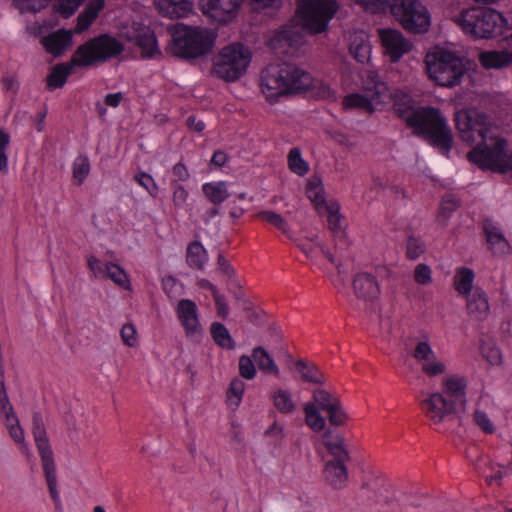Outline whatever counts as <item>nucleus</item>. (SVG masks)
I'll return each mask as SVG.
<instances>
[{
    "mask_svg": "<svg viewBox=\"0 0 512 512\" xmlns=\"http://www.w3.org/2000/svg\"><path fill=\"white\" fill-rule=\"evenodd\" d=\"M208 262V254L199 241L188 244L186 249V263L192 269L203 270Z\"/></svg>",
    "mask_w": 512,
    "mask_h": 512,
    "instance_id": "c756f323",
    "label": "nucleus"
},
{
    "mask_svg": "<svg viewBox=\"0 0 512 512\" xmlns=\"http://www.w3.org/2000/svg\"><path fill=\"white\" fill-rule=\"evenodd\" d=\"M474 272L469 268H462L454 277L455 289L460 294H469L472 290Z\"/></svg>",
    "mask_w": 512,
    "mask_h": 512,
    "instance_id": "ea45409f",
    "label": "nucleus"
},
{
    "mask_svg": "<svg viewBox=\"0 0 512 512\" xmlns=\"http://www.w3.org/2000/svg\"><path fill=\"white\" fill-rule=\"evenodd\" d=\"M425 64L429 78L442 87L459 85L467 72L463 58L443 48L427 53Z\"/></svg>",
    "mask_w": 512,
    "mask_h": 512,
    "instance_id": "423d86ee",
    "label": "nucleus"
},
{
    "mask_svg": "<svg viewBox=\"0 0 512 512\" xmlns=\"http://www.w3.org/2000/svg\"><path fill=\"white\" fill-rule=\"evenodd\" d=\"M0 413L4 415L6 426L9 434L16 443L24 444V432L19 425V420L14 413L13 406L11 405L6 391L0 394ZM22 449L27 450L25 445Z\"/></svg>",
    "mask_w": 512,
    "mask_h": 512,
    "instance_id": "aec40b11",
    "label": "nucleus"
},
{
    "mask_svg": "<svg viewBox=\"0 0 512 512\" xmlns=\"http://www.w3.org/2000/svg\"><path fill=\"white\" fill-rule=\"evenodd\" d=\"M473 420L475 424L485 433L492 434L495 431V427L488 417V415L479 409H476L473 413Z\"/></svg>",
    "mask_w": 512,
    "mask_h": 512,
    "instance_id": "4d7b16f0",
    "label": "nucleus"
},
{
    "mask_svg": "<svg viewBox=\"0 0 512 512\" xmlns=\"http://www.w3.org/2000/svg\"><path fill=\"white\" fill-rule=\"evenodd\" d=\"M239 374L246 380H252L256 376V367L252 356L242 355L239 357Z\"/></svg>",
    "mask_w": 512,
    "mask_h": 512,
    "instance_id": "603ef678",
    "label": "nucleus"
},
{
    "mask_svg": "<svg viewBox=\"0 0 512 512\" xmlns=\"http://www.w3.org/2000/svg\"><path fill=\"white\" fill-rule=\"evenodd\" d=\"M312 399L313 400L310 403H315V407H319L325 412L340 401L337 396L331 394L325 389H315L313 391Z\"/></svg>",
    "mask_w": 512,
    "mask_h": 512,
    "instance_id": "c03bdc74",
    "label": "nucleus"
},
{
    "mask_svg": "<svg viewBox=\"0 0 512 512\" xmlns=\"http://www.w3.org/2000/svg\"><path fill=\"white\" fill-rule=\"evenodd\" d=\"M418 363L421 365V371L427 377H436L446 372V365L443 361L439 360L434 354L427 360H419Z\"/></svg>",
    "mask_w": 512,
    "mask_h": 512,
    "instance_id": "a19ab883",
    "label": "nucleus"
},
{
    "mask_svg": "<svg viewBox=\"0 0 512 512\" xmlns=\"http://www.w3.org/2000/svg\"><path fill=\"white\" fill-rule=\"evenodd\" d=\"M170 187L172 190V201L177 208H185L187 206V200L189 197L188 190L181 183L170 181Z\"/></svg>",
    "mask_w": 512,
    "mask_h": 512,
    "instance_id": "de8ad7c7",
    "label": "nucleus"
},
{
    "mask_svg": "<svg viewBox=\"0 0 512 512\" xmlns=\"http://www.w3.org/2000/svg\"><path fill=\"white\" fill-rule=\"evenodd\" d=\"M443 392H436L421 402L422 410L434 423H441L451 415L466 410L467 380L453 375L443 380Z\"/></svg>",
    "mask_w": 512,
    "mask_h": 512,
    "instance_id": "20e7f679",
    "label": "nucleus"
},
{
    "mask_svg": "<svg viewBox=\"0 0 512 512\" xmlns=\"http://www.w3.org/2000/svg\"><path fill=\"white\" fill-rule=\"evenodd\" d=\"M134 180L143 187L150 196L155 198L158 194V185L156 184L154 178L146 173V172H139L135 174Z\"/></svg>",
    "mask_w": 512,
    "mask_h": 512,
    "instance_id": "8fccbe9b",
    "label": "nucleus"
},
{
    "mask_svg": "<svg viewBox=\"0 0 512 512\" xmlns=\"http://www.w3.org/2000/svg\"><path fill=\"white\" fill-rule=\"evenodd\" d=\"M392 15L406 31L414 34L428 31L431 24L429 11L419 0H394Z\"/></svg>",
    "mask_w": 512,
    "mask_h": 512,
    "instance_id": "ddd939ff",
    "label": "nucleus"
},
{
    "mask_svg": "<svg viewBox=\"0 0 512 512\" xmlns=\"http://www.w3.org/2000/svg\"><path fill=\"white\" fill-rule=\"evenodd\" d=\"M84 0H56L55 8L64 18L72 16Z\"/></svg>",
    "mask_w": 512,
    "mask_h": 512,
    "instance_id": "5fc2aeb1",
    "label": "nucleus"
},
{
    "mask_svg": "<svg viewBox=\"0 0 512 512\" xmlns=\"http://www.w3.org/2000/svg\"><path fill=\"white\" fill-rule=\"evenodd\" d=\"M281 231L297 245V241L315 242L318 239L316 231L309 226H280Z\"/></svg>",
    "mask_w": 512,
    "mask_h": 512,
    "instance_id": "2f4dec72",
    "label": "nucleus"
},
{
    "mask_svg": "<svg viewBox=\"0 0 512 512\" xmlns=\"http://www.w3.org/2000/svg\"><path fill=\"white\" fill-rule=\"evenodd\" d=\"M76 68L72 66L71 60L67 63H59L54 65L46 78V88L49 91H54L56 89L62 88L66 82L68 77L71 75L72 70Z\"/></svg>",
    "mask_w": 512,
    "mask_h": 512,
    "instance_id": "cd10ccee",
    "label": "nucleus"
},
{
    "mask_svg": "<svg viewBox=\"0 0 512 512\" xmlns=\"http://www.w3.org/2000/svg\"><path fill=\"white\" fill-rule=\"evenodd\" d=\"M484 233L488 249L493 255L503 256L510 252L509 242L498 226H484Z\"/></svg>",
    "mask_w": 512,
    "mask_h": 512,
    "instance_id": "bb28decb",
    "label": "nucleus"
},
{
    "mask_svg": "<svg viewBox=\"0 0 512 512\" xmlns=\"http://www.w3.org/2000/svg\"><path fill=\"white\" fill-rule=\"evenodd\" d=\"M205 15L218 23L225 24L236 17L244 0H201Z\"/></svg>",
    "mask_w": 512,
    "mask_h": 512,
    "instance_id": "f3484780",
    "label": "nucleus"
},
{
    "mask_svg": "<svg viewBox=\"0 0 512 512\" xmlns=\"http://www.w3.org/2000/svg\"><path fill=\"white\" fill-rule=\"evenodd\" d=\"M90 161L87 155H78L72 163V180L77 186L84 183L90 173Z\"/></svg>",
    "mask_w": 512,
    "mask_h": 512,
    "instance_id": "e433bc0d",
    "label": "nucleus"
},
{
    "mask_svg": "<svg viewBox=\"0 0 512 512\" xmlns=\"http://www.w3.org/2000/svg\"><path fill=\"white\" fill-rule=\"evenodd\" d=\"M13 6L23 13H36L40 10V5L37 0H13Z\"/></svg>",
    "mask_w": 512,
    "mask_h": 512,
    "instance_id": "680f3d73",
    "label": "nucleus"
},
{
    "mask_svg": "<svg viewBox=\"0 0 512 512\" xmlns=\"http://www.w3.org/2000/svg\"><path fill=\"white\" fill-rule=\"evenodd\" d=\"M414 280L419 285H428L432 282V270L424 264H418L414 269Z\"/></svg>",
    "mask_w": 512,
    "mask_h": 512,
    "instance_id": "13d9d810",
    "label": "nucleus"
},
{
    "mask_svg": "<svg viewBox=\"0 0 512 512\" xmlns=\"http://www.w3.org/2000/svg\"><path fill=\"white\" fill-rule=\"evenodd\" d=\"M311 85L310 74L290 63L270 64L260 74V88L270 104L281 97L307 90Z\"/></svg>",
    "mask_w": 512,
    "mask_h": 512,
    "instance_id": "7ed1b4c3",
    "label": "nucleus"
},
{
    "mask_svg": "<svg viewBox=\"0 0 512 512\" xmlns=\"http://www.w3.org/2000/svg\"><path fill=\"white\" fill-rule=\"evenodd\" d=\"M303 409L306 424L315 432L324 430L326 422L320 414L319 408L315 407V403H306Z\"/></svg>",
    "mask_w": 512,
    "mask_h": 512,
    "instance_id": "4c0bfd02",
    "label": "nucleus"
},
{
    "mask_svg": "<svg viewBox=\"0 0 512 512\" xmlns=\"http://www.w3.org/2000/svg\"><path fill=\"white\" fill-rule=\"evenodd\" d=\"M252 358L258 368L265 374L279 376L280 371L273 357L262 346H257L252 350Z\"/></svg>",
    "mask_w": 512,
    "mask_h": 512,
    "instance_id": "7c9ffc66",
    "label": "nucleus"
},
{
    "mask_svg": "<svg viewBox=\"0 0 512 512\" xmlns=\"http://www.w3.org/2000/svg\"><path fill=\"white\" fill-rule=\"evenodd\" d=\"M323 476L332 489H344L349 481L347 463L326 462L323 468Z\"/></svg>",
    "mask_w": 512,
    "mask_h": 512,
    "instance_id": "4be33fe9",
    "label": "nucleus"
},
{
    "mask_svg": "<svg viewBox=\"0 0 512 512\" xmlns=\"http://www.w3.org/2000/svg\"><path fill=\"white\" fill-rule=\"evenodd\" d=\"M329 232L337 247L346 249L349 246L350 239L346 226H329Z\"/></svg>",
    "mask_w": 512,
    "mask_h": 512,
    "instance_id": "3c124183",
    "label": "nucleus"
},
{
    "mask_svg": "<svg viewBox=\"0 0 512 512\" xmlns=\"http://www.w3.org/2000/svg\"><path fill=\"white\" fill-rule=\"evenodd\" d=\"M251 57V52L243 44L227 45L214 56L212 75L226 82H234L245 74Z\"/></svg>",
    "mask_w": 512,
    "mask_h": 512,
    "instance_id": "6e6552de",
    "label": "nucleus"
},
{
    "mask_svg": "<svg viewBox=\"0 0 512 512\" xmlns=\"http://www.w3.org/2000/svg\"><path fill=\"white\" fill-rule=\"evenodd\" d=\"M296 368L301 374L303 381L319 385L325 383L324 374L315 364L301 359L296 362Z\"/></svg>",
    "mask_w": 512,
    "mask_h": 512,
    "instance_id": "f704fd0d",
    "label": "nucleus"
},
{
    "mask_svg": "<svg viewBox=\"0 0 512 512\" xmlns=\"http://www.w3.org/2000/svg\"><path fill=\"white\" fill-rule=\"evenodd\" d=\"M159 13L171 19L187 16L193 8L190 0H155Z\"/></svg>",
    "mask_w": 512,
    "mask_h": 512,
    "instance_id": "393cba45",
    "label": "nucleus"
},
{
    "mask_svg": "<svg viewBox=\"0 0 512 512\" xmlns=\"http://www.w3.org/2000/svg\"><path fill=\"white\" fill-rule=\"evenodd\" d=\"M124 51L123 43L116 37L103 33L80 44L70 60L76 68H89L118 57Z\"/></svg>",
    "mask_w": 512,
    "mask_h": 512,
    "instance_id": "39448f33",
    "label": "nucleus"
},
{
    "mask_svg": "<svg viewBox=\"0 0 512 512\" xmlns=\"http://www.w3.org/2000/svg\"><path fill=\"white\" fill-rule=\"evenodd\" d=\"M394 0H366L365 9L372 13H385L388 10L392 13Z\"/></svg>",
    "mask_w": 512,
    "mask_h": 512,
    "instance_id": "bf43d9fd",
    "label": "nucleus"
},
{
    "mask_svg": "<svg viewBox=\"0 0 512 512\" xmlns=\"http://www.w3.org/2000/svg\"><path fill=\"white\" fill-rule=\"evenodd\" d=\"M326 413L328 414L330 424L334 426H344L349 419L340 401L330 407Z\"/></svg>",
    "mask_w": 512,
    "mask_h": 512,
    "instance_id": "09e8293b",
    "label": "nucleus"
},
{
    "mask_svg": "<svg viewBox=\"0 0 512 512\" xmlns=\"http://www.w3.org/2000/svg\"><path fill=\"white\" fill-rule=\"evenodd\" d=\"M272 398L274 406L280 413L288 414L295 410V403L291 393L287 390L279 389L275 391Z\"/></svg>",
    "mask_w": 512,
    "mask_h": 512,
    "instance_id": "58836bf2",
    "label": "nucleus"
},
{
    "mask_svg": "<svg viewBox=\"0 0 512 512\" xmlns=\"http://www.w3.org/2000/svg\"><path fill=\"white\" fill-rule=\"evenodd\" d=\"M109 279L124 289L130 288V281L126 272L117 264L105 263V273Z\"/></svg>",
    "mask_w": 512,
    "mask_h": 512,
    "instance_id": "37998d69",
    "label": "nucleus"
},
{
    "mask_svg": "<svg viewBox=\"0 0 512 512\" xmlns=\"http://www.w3.org/2000/svg\"><path fill=\"white\" fill-rule=\"evenodd\" d=\"M172 39L175 55L184 59H196L204 56L214 45V38L207 30L183 23L175 25Z\"/></svg>",
    "mask_w": 512,
    "mask_h": 512,
    "instance_id": "0eeeda50",
    "label": "nucleus"
},
{
    "mask_svg": "<svg viewBox=\"0 0 512 512\" xmlns=\"http://www.w3.org/2000/svg\"><path fill=\"white\" fill-rule=\"evenodd\" d=\"M363 89L365 95L353 93L344 98L345 109L359 108L371 113L374 111V103H385L391 96L387 83L374 70L364 72Z\"/></svg>",
    "mask_w": 512,
    "mask_h": 512,
    "instance_id": "9d476101",
    "label": "nucleus"
},
{
    "mask_svg": "<svg viewBox=\"0 0 512 512\" xmlns=\"http://www.w3.org/2000/svg\"><path fill=\"white\" fill-rule=\"evenodd\" d=\"M468 314L476 320H485L490 312L488 297L486 293L480 289L475 288L467 299Z\"/></svg>",
    "mask_w": 512,
    "mask_h": 512,
    "instance_id": "b1692460",
    "label": "nucleus"
},
{
    "mask_svg": "<svg viewBox=\"0 0 512 512\" xmlns=\"http://www.w3.org/2000/svg\"><path fill=\"white\" fill-rule=\"evenodd\" d=\"M323 445L325 446L331 459L327 462L348 463L351 460L344 435L335 433L332 430H326L323 435Z\"/></svg>",
    "mask_w": 512,
    "mask_h": 512,
    "instance_id": "a211bd4d",
    "label": "nucleus"
},
{
    "mask_svg": "<svg viewBox=\"0 0 512 512\" xmlns=\"http://www.w3.org/2000/svg\"><path fill=\"white\" fill-rule=\"evenodd\" d=\"M395 112L413 130L415 136L428 141L445 154L450 152L452 132L439 109L431 106L414 109L411 106L395 104Z\"/></svg>",
    "mask_w": 512,
    "mask_h": 512,
    "instance_id": "f03ea898",
    "label": "nucleus"
},
{
    "mask_svg": "<svg viewBox=\"0 0 512 512\" xmlns=\"http://www.w3.org/2000/svg\"><path fill=\"white\" fill-rule=\"evenodd\" d=\"M458 207L459 200L456 198V196L452 194H446L442 197L439 214L444 219H447Z\"/></svg>",
    "mask_w": 512,
    "mask_h": 512,
    "instance_id": "6e6d98bb",
    "label": "nucleus"
},
{
    "mask_svg": "<svg viewBox=\"0 0 512 512\" xmlns=\"http://www.w3.org/2000/svg\"><path fill=\"white\" fill-rule=\"evenodd\" d=\"M204 196L214 205H220L230 197L225 181L206 182L202 185Z\"/></svg>",
    "mask_w": 512,
    "mask_h": 512,
    "instance_id": "c85d7f7f",
    "label": "nucleus"
},
{
    "mask_svg": "<svg viewBox=\"0 0 512 512\" xmlns=\"http://www.w3.org/2000/svg\"><path fill=\"white\" fill-rule=\"evenodd\" d=\"M479 62L485 69H501L512 64V50L483 51L479 56Z\"/></svg>",
    "mask_w": 512,
    "mask_h": 512,
    "instance_id": "a878e982",
    "label": "nucleus"
},
{
    "mask_svg": "<svg viewBox=\"0 0 512 512\" xmlns=\"http://www.w3.org/2000/svg\"><path fill=\"white\" fill-rule=\"evenodd\" d=\"M434 354L428 336L425 335L423 340L417 342L412 356L418 362L419 360H427L428 357L431 358Z\"/></svg>",
    "mask_w": 512,
    "mask_h": 512,
    "instance_id": "864d4df0",
    "label": "nucleus"
},
{
    "mask_svg": "<svg viewBox=\"0 0 512 512\" xmlns=\"http://www.w3.org/2000/svg\"><path fill=\"white\" fill-rule=\"evenodd\" d=\"M504 22L500 12L480 7L462 11L459 18V25L466 34L486 39L500 32Z\"/></svg>",
    "mask_w": 512,
    "mask_h": 512,
    "instance_id": "1a4fd4ad",
    "label": "nucleus"
},
{
    "mask_svg": "<svg viewBox=\"0 0 512 512\" xmlns=\"http://www.w3.org/2000/svg\"><path fill=\"white\" fill-rule=\"evenodd\" d=\"M287 165L289 170L297 176H305L310 169L309 163L302 157V152L299 147L290 149L287 155Z\"/></svg>",
    "mask_w": 512,
    "mask_h": 512,
    "instance_id": "c9c22d12",
    "label": "nucleus"
},
{
    "mask_svg": "<svg viewBox=\"0 0 512 512\" xmlns=\"http://www.w3.org/2000/svg\"><path fill=\"white\" fill-rule=\"evenodd\" d=\"M245 389V384L240 379H233L229 385L228 393L232 394L235 398V404L238 405L241 401Z\"/></svg>",
    "mask_w": 512,
    "mask_h": 512,
    "instance_id": "338daca9",
    "label": "nucleus"
},
{
    "mask_svg": "<svg viewBox=\"0 0 512 512\" xmlns=\"http://www.w3.org/2000/svg\"><path fill=\"white\" fill-rule=\"evenodd\" d=\"M121 338L125 345L134 347L137 344L136 329L132 324H125L121 329Z\"/></svg>",
    "mask_w": 512,
    "mask_h": 512,
    "instance_id": "e2e57ef3",
    "label": "nucleus"
},
{
    "mask_svg": "<svg viewBox=\"0 0 512 512\" xmlns=\"http://www.w3.org/2000/svg\"><path fill=\"white\" fill-rule=\"evenodd\" d=\"M350 53L357 62L365 63L370 59L371 45L367 39L361 38L358 41L356 38L350 45Z\"/></svg>",
    "mask_w": 512,
    "mask_h": 512,
    "instance_id": "79ce46f5",
    "label": "nucleus"
},
{
    "mask_svg": "<svg viewBox=\"0 0 512 512\" xmlns=\"http://www.w3.org/2000/svg\"><path fill=\"white\" fill-rule=\"evenodd\" d=\"M213 298L216 305L217 315L222 319H226L229 315V307L225 296L218 291L213 295Z\"/></svg>",
    "mask_w": 512,
    "mask_h": 512,
    "instance_id": "69168bd1",
    "label": "nucleus"
},
{
    "mask_svg": "<svg viewBox=\"0 0 512 512\" xmlns=\"http://www.w3.org/2000/svg\"><path fill=\"white\" fill-rule=\"evenodd\" d=\"M313 242H303L300 243L297 241L298 248L312 261L317 262L320 256V253H324V248L320 247L318 244H312Z\"/></svg>",
    "mask_w": 512,
    "mask_h": 512,
    "instance_id": "052dcab7",
    "label": "nucleus"
},
{
    "mask_svg": "<svg viewBox=\"0 0 512 512\" xmlns=\"http://www.w3.org/2000/svg\"><path fill=\"white\" fill-rule=\"evenodd\" d=\"M456 128L463 141L476 143L467 154L468 160L482 170L505 173L512 169L507 141L492 135V128L486 114L477 111L458 112Z\"/></svg>",
    "mask_w": 512,
    "mask_h": 512,
    "instance_id": "f257e3e1",
    "label": "nucleus"
},
{
    "mask_svg": "<svg viewBox=\"0 0 512 512\" xmlns=\"http://www.w3.org/2000/svg\"><path fill=\"white\" fill-rule=\"evenodd\" d=\"M354 293L359 299L374 300L380 294V286L377 279L368 272H360L353 280Z\"/></svg>",
    "mask_w": 512,
    "mask_h": 512,
    "instance_id": "412c9836",
    "label": "nucleus"
},
{
    "mask_svg": "<svg viewBox=\"0 0 512 512\" xmlns=\"http://www.w3.org/2000/svg\"><path fill=\"white\" fill-rule=\"evenodd\" d=\"M379 37L385 54L391 62H398L411 50L410 42L396 29H380Z\"/></svg>",
    "mask_w": 512,
    "mask_h": 512,
    "instance_id": "dca6fc26",
    "label": "nucleus"
},
{
    "mask_svg": "<svg viewBox=\"0 0 512 512\" xmlns=\"http://www.w3.org/2000/svg\"><path fill=\"white\" fill-rule=\"evenodd\" d=\"M72 41L73 32L61 28L44 36L41 39V44L47 53L59 57L72 45Z\"/></svg>",
    "mask_w": 512,
    "mask_h": 512,
    "instance_id": "6ab92c4d",
    "label": "nucleus"
},
{
    "mask_svg": "<svg viewBox=\"0 0 512 512\" xmlns=\"http://www.w3.org/2000/svg\"><path fill=\"white\" fill-rule=\"evenodd\" d=\"M176 315L181 323L185 336L199 342L203 337V327L199 319L197 304L190 299H181L176 306Z\"/></svg>",
    "mask_w": 512,
    "mask_h": 512,
    "instance_id": "2eb2a0df",
    "label": "nucleus"
},
{
    "mask_svg": "<svg viewBox=\"0 0 512 512\" xmlns=\"http://www.w3.org/2000/svg\"><path fill=\"white\" fill-rule=\"evenodd\" d=\"M10 145V134L4 129L0 128V173H8V148Z\"/></svg>",
    "mask_w": 512,
    "mask_h": 512,
    "instance_id": "49530a36",
    "label": "nucleus"
},
{
    "mask_svg": "<svg viewBox=\"0 0 512 512\" xmlns=\"http://www.w3.org/2000/svg\"><path fill=\"white\" fill-rule=\"evenodd\" d=\"M32 433L41 458V464L50 495L56 503H59L60 500L57 491V476L53 452L49 444L45 422L40 412L33 413Z\"/></svg>",
    "mask_w": 512,
    "mask_h": 512,
    "instance_id": "f8f14e48",
    "label": "nucleus"
},
{
    "mask_svg": "<svg viewBox=\"0 0 512 512\" xmlns=\"http://www.w3.org/2000/svg\"><path fill=\"white\" fill-rule=\"evenodd\" d=\"M337 10L336 0H303L298 5L296 16L306 31L319 34L327 30Z\"/></svg>",
    "mask_w": 512,
    "mask_h": 512,
    "instance_id": "9b49d317",
    "label": "nucleus"
},
{
    "mask_svg": "<svg viewBox=\"0 0 512 512\" xmlns=\"http://www.w3.org/2000/svg\"><path fill=\"white\" fill-rule=\"evenodd\" d=\"M271 43L273 47L280 45L288 48H296L303 43V35L292 28H283L275 34Z\"/></svg>",
    "mask_w": 512,
    "mask_h": 512,
    "instance_id": "473e14b6",
    "label": "nucleus"
},
{
    "mask_svg": "<svg viewBox=\"0 0 512 512\" xmlns=\"http://www.w3.org/2000/svg\"><path fill=\"white\" fill-rule=\"evenodd\" d=\"M210 334L217 346L227 350H234L235 341L231 337L228 329L220 322H213L210 325Z\"/></svg>",
    "mask_w": 512,
    "mask_h": 512,
    "instance_id": "72a5a7b5",
    "label": "nucleus"
},
{
    "mask_svg": "<svg viewBox=\"0 0 512 512\" xmlns=\"http://www.w3.org/2000/svg\"><path fill=\"white\" fill-rule=\"evenodd\" d=\"M135 44L142 51V56L147 59L161 55L154 31L149 27L140 28L135 36Z\"/></svg>",
    "mask_w": 512,
    "mask_h": 512,
    "instance_id": "5701e85b",
    "label": "nucleus"
},
{
    "mask_svg": "<svg viewBox=\"0 0 512 512\" xmlns=\"http://www.w3.org/2000/svg\"><path fill=\"white\" fill-rule=\"evenodd\" d=\"M217 265L219 271L227 277V279H232L235 276V270L229 263L227 259L222 254H219L217 257Z\"/></svg>",
    "mask_w": 512,
    "mask_h": 512,
    "instance_id": "774afa93",
    "label": "nucleus"
},
{
    "mask_svg": "<svg viewBox=\"0 0 512 512\" xmlns=\"http://www.w3.org/2000/svg\"><path fill=\"white\" fill-rule=\"evenodd\" d=\"M172 176L171 181H175L176 183L185 182L190 178L189 171L182 162H178L173 166Z\"/></svg>",
    "mask_w": 512,
    "mask_h": 512,
    "instance_id": "0e129e2a",
    "label": "nucleus"
},
{
    "mask_svg": "<svg viewBox=\"0 0 512 512\" xmlns=\"http://www.w3.org/2000/svg\"><path fill=\"white\" fill-rule=\"evenodd\" d=\"M425 250V243L420 237H416L414 235H409L407 237L406 256L408 259H418L422 254H424Z\"/></svg>",
    "mask_w": 512,
    "mask_h": 512,
    "instance_id": "a18cd8bd",
    "label": "nucleus"
},
{
    "mask_svg": "<svg viewBox=\"0 0 512 512\" xmlns=\"http://www.w3.org/2000/svg\"><path fill=\"white\" fill-rule=\"evenodd\" d=\"M305 194L317 213L327 217L328 224H340V204L336 200L326 199L325 188L319 176L314 175L308 179Z\"/></svg>",
    "mask_w": 512,
    "mask_h": 512,
    "instance_id": "4468645a",
    "label": "nucleus"
}]
</instances>
